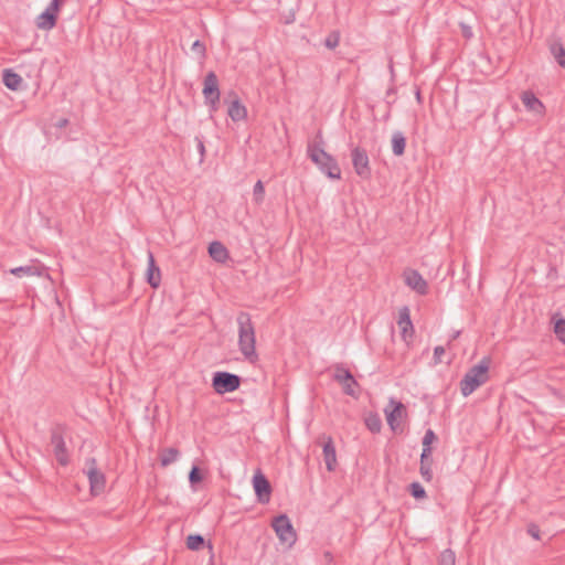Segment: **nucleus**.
I'll return each instance as SVG.
<instances>
[{
	"label": "nucleus",
	"mask_w": 565,
	"mask_h": 565,
	"mask_svg": "<svg viewBox=\"0 0 565 565\" xmlns=\"http://www.w3.org/2000/svg\"><path fill=\"white\" fill-rule=\"evenodd\" d=\"M323 143L324 141L322 132L319 130L316 136V140L313 142H308L307 154L310 160L319 168V170L328 178L332 180H340L341 169L338 164V161L334 157L324 151L322 148Z\"/></svg>",
	"instance_id": "nucleus-1"
},
{
	"label": "nucleus",
	"mask_w": 565,
	"mask_h": 565,
	"mask_svg": "<svg viewBox=\"0 0 565 565\" xmlns=\"http://www.w3.org/2000/svg\"><path fill=\"white\" fill-rule=\"evenodd\" d=\"M238 324V347L246 360L254 363L258 355L256 353L255 328L248 312H239L237 316Z\"/></svg>",
	"instance_id": "nucleus-2"
},
{
	"label": "nucleus",
	"mask_w": 565,
	"mask_h": 565,
	"mask_svg": "<svg viewBox=\"0 0 565 565\" xmlns=\"http://www.w3.org/2000/svg\"><path fill=\"white\" fill-rule=\"evenodd\" d=\"M489 360L483 359L472 366L460 381V391L463 396L472 394L480 385L488 381Z\"/></svg>",
	"instance_id": "nucleus-3"
},
{
	"label": "nucleus",
	"mask_w": 565,
	"mask_h": 565,
	"mask_svg": "<svg viewBox=\"0 0 565 565\" xmlns=\"http://www.w3.org/2000/svg\"><path fill=\"white\" fill-rule=\"evenodd\" d=\"M332 379L342 386V392L345 395L358 398L360 385L351 371L347 369L342 363L334 365V373Z\"/></svg>",
	"instance_id": "nucleus-4"
},
{
	"label": "nucleus",
	"mask_w": 565,
	"mask_h": 565,
	"mask_svg": "<svg viewBox=\"0 0 565 565\" xmlns=\"http://www.w3.org/2000/svg\"><path fill=\"white\" fill-rule=\"evenodd\" d=\"M202 94L204 96L205 104L210 108V111L215 113L218 109L221 93L218 87V78L213 71L209 72L204 77Z\"/></svg>",
	"instance_id": "nucleus-5"
},
{
	"label": "nucleus",
	"mask_w": 565,
	"mask_h": 565,
	"mask_svg": "<svg viewBox=\"0 0 565 565\" xmlns=\"http://www.w3.org/2000/svg\"><path fill=\"white\" fill-rule=\"evenodd\" d=\"M271 526L281 543L292 546L296 543L297 534L287 514H279L271 521Z\"/></svg>",
	"instance_id": "nucleus-6"
},
{
	"label": "nucleus",
	"mask_w": 565,
	"mask_h": 565,
	"mask_svg": "<svg viewBox=\"0 0 565 565\" xmlns=\"http://www.w3.org/2000/svg\"><path fill=\"white\" fill-rule=\"evenodd\" d=\"M241 382V376L228 372H215L212 377V386L217 394L236 391Z\"/></svg>",
	"instance_id": "nucleus-7"
},
{
	"label": "nucleus",
	"mask_w": 565,
	"mask_h": 565,
	"mask_svg": "<svg viewBox=\"0 0 565 565\" xmlns=\"http://www.w3.org/2000/svg\"><path fill=\"white\" fill-rule=\"evenodd\" d=\"M64 426L56 425L51 429V445L53 446L54 456L61 466L70 462L68 451L64 441Z\"/></svg>",
	"instance_id": "nucleus-8"
},
{
	"label": "nucleus",
	"mask_w": 565,
	"mask_h": 565,
	"mask_svg": "<svg viewBox=\"0 0 565 565\" xmlns=\"http://www.w3.org/2000/svg\"><path fill=\"white\" fill-rule=\"evenodd\" d=\"M351 160L356 175L363 180H369L372 177L370 159L364 148L359 146L354 147L351 150Z\"/></svg>",
	"instance_id": "nucleus-9"
},
{
	"label": "nucleus",
	"mask_w": 565,
	"mask_h": 565,
	"mask_svg": "<svg viewBox=\"0 0 565 565\" xmlns=\"http://www.w3.org/2000/svg\"><path fill=\"white\" fill-rule=\"evenodd\" d=\"M253 487L257 501L262 504L268 503L271 494V486L268 479L260 471L254 475Z\"/></svg>",
	"instance_id": "nucleus-10"
},
{
	"label": "nucleus",
	"mask_w": 565,
	"mask_h": 565,
	"mask_svg": "<svg viewBox=\"0 0 565 565\" xmlns=\"http://www.w3.org/2000/svg\"><path fill=\"white\" fill-rule=\"evenodd\" d=\"M90 463L92 466L88 468L87 471V477L90 484V492L94 495H98L105 490L106 479L105 475L95 467L96 460L94 458L90 459Z\"/></svg>",
	"instance_id": "nucleus-11"
},
{
	"label": "nucleus",
	"mask_w": 565,
	"mask_h": 565,
	"mask_svg": "<svg viewBox=\"0 0 565 565\" xmlns=\"http://www.w3.org/2000/svg\"><path fill=\"white\" fill-rule=\"evenodd\" d=\"M404 280L405 284L415 290L417 294L424 296L428 292L427 281L423 278V276L414 269H407L404 271Z\"/></svg>",
	"instance_id": "nucleus-12"
},
{
	"label": "nucleus",
	"mask_w": 565,
	"mask_h": 565,
	"mask_svg": "<svg viewBox=\"0 0 565 565\" xmlns=\"http://www.w3.org/2000/svg\"><path fill=\"white\" fill-rule=\"evenodd\" d=\"M397 326L401 329V335L404 341H408L414 335V326L411 320V311L407 306L399 309Z\"/></svg>",
	"instance_id": "nucleus-13"
},
{
	"label": "nucleus",
	"mask_w": 565,
	"mask_h": 565,
	"mask_svg": "<svg viewBox=\"0 0 565 565\" xmlns=\"http://www.w3.org/2000/svg\"><path fill=\"white\" fill-rule=\"evenodd\" d=\"M322 443V454H323V460L326 462V467L328 471H333L337 466V454H335V447L333 444V439L331 436L322 435L320 437Z\"/></svg>",
	"instance_id": "nucleus-14"
},
{
	"label": "nucleus",
	"mask_w": 565,
	"mask_h": 565,
	"mask_svg": "<svg viewBox=\"0 0 565 565\" xmlns=\"http://www.w3.org/2000/svg\"><path fill=\"white\" fill-rule=\"evenodd\" d=\"M521 100L529 111H533L537 115H543L545 106L531 90H525L521 94Z\"/></svg>",
	"instance_id": "nucleus-15"
},
{
	"label": "nucleus",
	"mask_w": 565,
	"mask_h": 565,
	"mask_svg": "<svg viewBox=\"0 0 565 565\" xmlns=\"http://www.w3.org/2000/svg\"><path fill=\"white\" fill-rule=\"evenodd\" d=\"M147 282L152 288H158L161 282V271L157 266L153 254L151 252H148Z\"/></svg>",
	"instance_id": "nucleus-16"
},
{
	"label": "nucleus",
	"mask_w": 565,
	"mask_h": 565,
	"mask_svg": "<svg viewBox=\"0 0 565 565\" xmlns=\"http://www.w3.org/2000/svg\"><path fill=\"white\" fill-rule=\"evenodd\" d=\"M232 96H234V99L231 102L228 106L227 114L231 117L233 121H241L246 119L247 117V109L246 107L241 103L237 95L233 92L231 93Z\"/></svg>",
	"instance_id": "nucleus-17"
},
{
	"label": "nucleus",
	"mask_w": 565,
	"mask_h": 565,
	"mask_svg": "<svg viewBox=\"0 0 565 565\" xmlns=\"http://www.w3.org/2000/svg\"><path fill=\"white\" fill-rule=\"evenodd\" d=\"M209 255L213 260L221 264H224L230 258L227 248L218 241L210 243Z\"/></svg>",
	"instance_id": "nucleus-18"
},
{
	"label": "nucleus",
	"mask_w": 565,
	"mask_h": 565,
	"mask_svg": "<svg viewBox=\"0 0 565 565\" xmlns=\"http://www.w3.org/2000/svg\"><path fill=\"white\" fill-rule=\"evenodd\" d=\"M2 82L7 88L18 90L22 84V77L11 68H6L2 72Z\"/></svg>",
	"instance_id": "nucleus-19"
},
{
	"label": "nucleus",
	"mask_w": 565,
	"mask_h": 565,
	"mask_svg": "<svg viewBox=\"0 0 565 565\" xmlns=\"http://www.w3.org/2000/svg\"><path fill=\"white\" fill-rule=\"evenodd\" d=\"M44 267L40 265H26L10 269V273L17 277L22 276H42Z\"/></svg>",
	"instance_id": "nucleus-20"
},
{
	"label": "nucleus",
	"mask_w": 565,
	"mask_h": 565,
	"mask_svg": "<svg viewBox=\"0 0 565 565\" xmlns=\"http://www.w3.org/2000/svg\"><path fill=\"white\" fill-rule=\"evenodd\" d=\"M56 21H57V14L51 13L45 10L36 18V26L41 30L47 31V30L53 29L56 25Z\"/></svg>",
	"instance_id": "nucleus-21"
},
{
	"label": "nucleus",
	"mask_w": 565,
	"mask_h": 565,
	"mask_svg": "<svg viewBox=\"0 0 565 565\" xmlns=\"http://www.w3.org/2000/svg\"><path fill=\"white\" fill-rule=\"evenodd\" d=\"M392 151L396 157H401L405 153L406 138L402 131H394L392 135Z\"/></svg>",
	"instance_id": "nucleus-22"
},
{
	"label": "nucleus",
	"mask_w": 565,
	"mask_h": 565,
	"mask_svg": "<svg viewBox=\"0 0 565 565\" xmlns=\"http://www.w3.org/2000/svg\"><path fill=\"white\" fill-rule=\"evenodd\" d=\"M391 403L394 404V408L391 412L385 411L386 412V420H387V424L391 427V429L395 430L396 429V419H397V417L402 416V413L405 411V406L403 403L394 402L393 399H391Z\"/></svg>",
	"instance_id": "nucleus-23"
},
{
	"label": "nucleus",
	"mask_w": 565,
	"mask_h": 565,
	"mask_svg": "<svg viewBox=\"0 0 565 565\" xmlns=\"http://www.w3.org/2000/svg\"><path fill=\"white\" fill-rule=\"evenodd\" d=\"M437 440V436L436 434L434 433L433 429H427L424 437H423V450H422V456H424L425 458L426 457H430L431 456V444Z\"/></svg>",
	"instance_id": "nucleus-24"
},
{
	"label": "nucleus",
	"mask_w": 565,
	"mask_h": 565,
	"mask_svg": "<svg viewBox=\"0 0 565 565\" xmlns=\"http://www.w3.org/2000/svg\"><path fill=\"white\" fill-rule=\"evenodd\" d=\"M179 455L180 452L177 448L170 447L163 449L160 454L161 466L168 467L169 465L173 463L178 459Z\"/></svg>",
	"instance_id": "nucleus-25"
},
{
	"label": "nucleus",
	"mask_w": 565,
	"mask_h": 565,
	"mask_svg": "<svg viewBox=\"0 0 565 565\" xmlns=\"http://www.w3.org/2000/svg\"><path fill=\"white\" fill-rule=\"evenodd\" d=\"M364 423L367 429L373 434H377L382 429V419L376 413H370L365 417Z\"/></svg>",
	"instance_id": "nucleus-26"
},
{
	"label": "nucleus",
	"mask_w": 565,
	"mask_h": 565,
	"mask_svg": "<svg viewBox=\"0 0 565 565\" xmlns=\"http://www.w3.org/2000/svg\"><path fill=\"white\" fill-rule=\"evenodd\" d=\"M419 472L425 481H427V482L431 481L433 471H431V458L430 457L425 458L424 456L420 455Z\"/></svg>",
	"instance_id": "nucleus-27"
},
{
	"label": "nucleus",
	"mask_w": 565,
	"mask_h": 565,
	"mask_svg": "<svg viewBox=\"0 0 565 565\" xmlns=\"http://www.w3.org/2000/svg\"><path fill=\"white\" fill-rule=\"evenodd\" d=\"M185 544L189 550L199 551L204 546L205 540L201 534H191L186 537Z\"/></svg>",
	"instance_id": "nucleus-28"
},
{
	"label": "nucleus",
	"mask_w": 565,
	"mask_h": 565,
	"mask_svg": "<svg viewBox=\"0 0 565 565\" xmlns=\"http://www.w3.org/2000/svg\"><path fill=\"white\" fill-rule=\"evenodd\" d=\"M551 52L556 62L565 68V47L561 43H553L551 45Z\"/></svg>",
	"instance_id": "nucleus-29"
},
{
	"label": "nucleus",
	"mask_w": 565,
	"mask_h": 565,
	"mask_svg": "<svg viewBox=\"0 0 565 565\" xmlns=\"http://www.w3.org/2000/svg\"><path fill=\"white\" fill-rule=\"evenodd\" d=\"M439 565H455L456 564V555L451 550H445L440 553Z\"/></svg>",
	"instance_id": "nucleus-30"
},
{
	"label": "nucleus",
	"mask_w": 565,
	"mask_h": 565,
	"mask_svg": "<svg viewBox=\"0 0 565 565\" xmlns=\"http://www.w3.org/2000/svg\"><path fill=\"white\" fill-rule=\"evenodd\" d=\"M409 492L417 500L425 499L427 497L424 487L419 482H412L409 484Z\"/></svg>",
	"instance_id": "nucleus-31"
},
{
	"label": "nucleus",
	"mask_w": 565,
	"mask_h": 565,
	"mask_svg": "<svg viewBox=\"0 0 565 565\" xmlns=\"http://www.w3.org/2000/svg\"><path fill=\"white\" fill-rule=\"evenodd\" d=\"M339 42H340V33L338 31H332L326 38L324 45L328 49L333 50V49H335L339 45Z\"/></svg>",
	"instance_id": "nucleus-32"
},
{
	"label": "nucleus",
	"mask_w": 565,
	"mask_h": 565,
	"mask_svg": "<svg viewBox=\"0 0 565 565\" xmlns=\"http://www.w3.org/2000/svg\"><path fill=\"white\" fill-rule=\"evenodd\" d=\"M203 479L202 472L198 466H193L189 472V482L194 486Z\"/></svg>",
	"instance_id": "nucleus-33"
},
{
	"label": "nucleus",
	"mask_w": 565,
	"mask_h": 565,
	"mask_svg": "<svg viewBox=\"0 0 565 565\" xmlns=\"http://www.w3.org/2000/svg\"><path fill=\"white\" fill-rule=\"evenodd\" d=\"M264 193H265L264 184L260 180H258L255 183L254 189H253L254 200L256 203H260L263 201Z\"/></svg>",
	"instance_id": "nucleus-34"
},
{
	"label": "nucleus",
	"mask_w": 565,
	"mask_h": 565,
	"mask_svg": "<svg viewBox=\"0 0 565 565\" xmlns=\"http://www.w3.org/2000/svg\"><path fill=\"white\" fill-rule=\"evenodd\" d=\"M191 51L198 54L201 58H204L206 55V47L203 42L196 40L193 42L191 46Z\"/></svg>",
	"instance_id": "nucleus-35"
},
{
	"label": "nucleus",
	"mask_w": 565,
	"mask_h": 565,
	"mask_svg": "<svg viewBox=\"0 0 565 565\" xmlns=\"http://www.w3.org/2000/svg\"><path fill=\"white\" fill-rule=\"evenodd\" d=\"M554 332L559 337L561 340H564L563 335L565 334V319L559 318L554 323Z\"/></svg>",
	"instance_id": "nucleus-36"
},
{
	"label": "nucleus",
	"mask_w": 565,
	"mask_h": 565,
	"mask_svg": "<svg viewBox=\"0 0 565 565\" xmlns=\"http://www.w3.org/2000/svg\"><path fill=\"white\" fill-rule=\"evenodd\" d=\"M540 527L536 524H530L527 526V533L535 540H540Z\"/></svg>",
	"instance_id": "nucleus-37"
},
{
	"label": "nucleus",
	"mask_w": 565,
	"mask_h": 565,
	"mask_svg": "<svg viewBox=\"0 0 565 565\" xmlns=\"http://www.w3.org/2000/svg\"><path fill=\"white\" fill-rule=\"evenodd\" d=\"M460 28H461V34L465 39L469 40L473 36V32L469 25L460 23Z\"/></svg>",
	"instance_id": "nucleus-38"
},
{
	"label": "nucleus",
	"mask_w": 565,
	"mask_h": 565,
	"mask_svg": "<svg viewBox=\"0 0 565 565\" xmlns=\"http://www.w3.org/2000/svg\"><path fill=\"white\" fill-rule=\"evenodd\" d=\"M60 6H61V0H52L50 6L46 8V11L57 14V12L60 10Z\"/></svg>",
	"instance_id": "nucleus-39"
},
{
	"label": "nucleus",
	"mask_w": 565,
	"mask_h": 565,
	"mask_svg": "<svg viewBox=\"0 0 565 565\" xmlns=\"http://www.w3.org/2000/svg\"><path fill=\"white\" fill-rule=\"evenodd\" d=\"M195 141H196L198 150L200 152L201 161H202L205 157V146H204L203 140L200 137H195Z\"/></svg>",
	"instance_id": "nucleus-40"
},
{
	"label": "nucleus",
	"mask_w": 565,
	"mask_h": 565,
	"mask_svg": "<svg viewBox=\"0 0 565 565\" xmlns=\"http://www.w3.org/2000/svg\"><path fill=\"white\" fill-rule=\"evenodd\" d=\"M445 353V348L441 345H438L434 349V358L435 362L439 363L441 361V355Z\"/></svg>",
	"instance_id": "nucleus-41"
},
{
	"label": "nucleus",
	"mask_w": 565,
	"mask_h": 565,
	"mask_svg": "<svg viewBox=\"0 0 565 565\" xmlns=\"http://www.w3.org/2000/svg\"><path fill=\"white\" fill-rule=\"evenodd\" d=\"M324 558L328 561V562H331L333 559V556L330 552H326L324 553Z\"/></svg>",
	"instance_id": "nucleus-42"
},
{
	"label": "nucleus",
	"mask_w": 565,
	"mask_h": 565,
	"mask_svg": "<svg viewBox=\"0 0 565 565\" xmlns=\"http://www.w3.org/2000/svg\"><path fill=\"white\" fill-rule=\"evenodd\" d=\"M416 98H417L418 103H422V96H420L419 89H417V92H416Z\"/></svg>",
	"instance_id": "nucleus-43"
},
{
	"label": "nucleus",
	"mask_w": 565,
	"mask_h": 565,
	"mask_svg": "<svg viewBox=\"0 0 565 565\" xmlns=\"http://www.w3.org/2000/svg\"><path fill=\"white\" fill-rule=\"evenodd\" d=\"M66 124H67V120H66V119H63V120H61V121H60V127H63V126H65Z\"/></svg>",
	"instance_id": "nucleus-44"
}]
</instances>
